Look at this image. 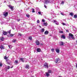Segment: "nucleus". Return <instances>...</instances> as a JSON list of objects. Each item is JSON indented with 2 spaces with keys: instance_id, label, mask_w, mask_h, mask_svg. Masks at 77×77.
Listing matches in <instances>:
<instances>
[{
  "instance_id": "5701e85b",
  "label": "nucleus",
  "mask_w": 77,
  "mask_h": 77,
  "mask_svg": "<svg viewBox=\"0 0 77 77\" xmlns=\"http://www.w3.org/2000/svg\"><path fill=\"white\" fill-rule=\"evenodd\" d=\"M61 38H63V39H65V36L64 35H61Z\"/></svg>"
},
{
  "instance_id": "9b49d317",
  "label": "nucleus",
  "mask_w": 77,
  "mask_h": 77,
  "mask_svg": "<svg viewBox=\"0 0 77 77\" xmlns=\"http://www.w3.org/2000/svg\"><path fill=\"white\" fill-rule=\"evenodd\" d=\"M48 33H49L48 31H46L45 32V35H48Z\"/></svg>"
},
{
  "instance_id": "bb28decb",
  "label": "nucleus",
  "mask_w": 77,
  "mask_h": 77,
  "mask_svg": "<svg viewBox=\"0 0 77 77\" xmlns=\"http://www.w3.org/2000/svg\"><path fill=\"white\" fill-rule=\"evenodd\" d=\"M70 15L71 16H73V15H74V14H73V13H70Z\"/></svg>"
},
{
  "instance_id": "f03ea898",
  "label": "nucleus",
  "mask_w": 77,
  "mask_h": 77,
  "mask_svg": "<svg viewBox=\"0 0 77 77\" xmlns=\"http://www.w3.org/2000/svg\"><path fill=\"white\" fill-rule=\"evenodd\" d=\"M55 62L56 63H60V60L59 59L57 58L55 60Z\"/></svg>"
},
{
  "instance_id": "c756f323",
  "label": "nucleus",
  "mask_w": 77,
  "mask_h": 77,
  "mask_svg": "<svg viewBox=\"0 0 77 77\" xmlns=\"http://www.w3.org/2000/svg\"><path fill=\"white\" fill-rule=\"evenodd\" d=\"M74 17L75 18H76L77 17V15H74Z\"/></svg>"
},
{
  "instance_id": "cd10ccee",
  "label": "nucleus",
  "mask_w": 77,
  "mask_h": 77,
  "mask_svg": "<svg viewBox=\"0 0 77 77\" xmlns=\"http://www.w3.org/2000/svg\"><path fill=\"white\" fill-rule=\"evenodd\" d=\"M44 24L45 26H47L48 24L47 23H44Z\"/></svg>"
},
{
  "instance_id": "4c0bfd02",
  "label": "nucleus",
  "mask_w": 77,
  "mask_h": 77,
  "mask_svg": "<svg viewBox=\"0 0 77 77\" xmlns=\"http://www.w3.org/2000/svg\"><path fill=\"white\" fill-rule=\"evenodd\" d=\"M63 3H64V2L63 1L61 2V4H62V5H63Z\"/></svg>"
},
{
  "instance_id": "72a5a7b5",
  "label": "nucleus",
  "mask_w": 77,
  "mask_h": 77,
  "mask_svg": "<svg viewBox=\"0 0 77 77\" xmlns=\"http://www.w3.org/2000/svg\"><path fill=\"white\" fill-rule=\"evenodd\" d=\"M60 33H63V31H61L59 32Z\"/></svg>"
},
{
  "instance_id": "f8f14e48",
  "label": "nucleus",
  "mask_w": 77,
  "mask_h": 77,
  "mask_svg": "<svg viewBox=\"0 0 77 77\" xmlns=\"http://www.w3.org/2000/svg\"><path fill=\"white\" fill-rule=\"evenodd\" d=\"M46 74L47 77L50 76V74H49V73H48V72H46Z\"/></svg>"
},
{
  "instance_id": "39448f33",
  "label": "nucleus",
  "mask_w": 77,
  "mask_h": 77,
  "mask_svg": "<svg viewBox=\"0 0 77 77\" xmlns=\"http://www.w3.org/2000/svg\"><path fill=\"white\" fill-rule=\"evenodd\" d=\"M26 59L25 58H20V59L19 60H21V61L22 62H24V61L25 60V61H26Z\"/></svg>"
},
{
  "instance_id": "a211bd4d",
  "label": "nucleus",
  "mask_w": 77,
  "mask_h": 77,
  "mask_svg": "<svg viewBox=\"0 0 77 77\" xmlns=\"http://www.w3.org/2000/svg\"><path fill=\"white\" fill-rule=\"evenodd\" d=\"M0 39L2 41H4V38L3 37H1Z\"/></svg>"
},
{
  "instance_id": "ddd939ff",
  "label": "nucleus",
  "mask_w": 77,
  "mask_h": 77,
  "mask_svg": "<svg viewBox=\"0 0 77 77\" xmlns=\"http://www.w3.org/2000/svg\"><path fill=\"white\" fill-rule=\"evenodd\" d=\"M49 3V0H46L45 1V3L47 4Z\"/></svg>"
},
{
  "instance_id": "8fccbe9b",
  "label": "nucleus",
  "mask_w": 77,
  "mask_h": 77,
  "mask_svg": "<svg viewBox=\"0 0 77 77\" xmlns=\"http://www.w3.org/2000/svg\"><path fill=\"white\" fill-rule=\"evenodd\" d=\"M61 15H64V14H63V13H61Z\"/></svg>"
},
{
  "instance_id": "2f4dec72",
  "label": "nucleus",
  "mask_w": 77,
  "mask_h": 77,
  "mask_svg": "<svg viewBox=\"0 0 77 77\" xmlns=\"http://www.w3.org/2000/svg\"><path fill=\"white\" fill-rule=\"evenodd\" d=\"M26 16L28 18H29V17H30V16H29V14H26Z\"/></svg>"
},
{
  "instance_id": "a878e982",
  "label": "nucleus",
  "mask_w": 77,
  "mask_h": 77,
  "mask_svg": "<svg viewBox=\"0 0 77 77\" xmlns=\"http://www.w3.org/2000/svg\"><path fill=\"white\" fill-rule=\"evenodd\" d=\"M29 39L30 40H32V37L31 36H29Z\"/></svg>"
},
{
  "instance_id": "423d86ee",
  "label": "nucleus",
  "mask_w": 77,
  "mask_h": 77,
  "mask_svg": "<svg viewBox=\"0 0 77 77\" xmlns=\"http://www.w3.org/2000/svg\"><path fill=\"white\" fill-rule=\"evenodd\" d=\"M35 43L37 45H39L40 44V42H39V41H38V40H36Z\"/></svg>"
},
{
  "instance_id": "6e6d98bb",
  "label": "nucleus",
  "mask_w": 77,
  "mask_h": 77,
  "mask_svg": "<svg viewBox=\"0 0 77 77\" xmlns=\"http://www.w3.org/2000/svg\"><path fill=\"white\" fill-rule=\"evenodd\" d=\"M13 30H14V29H15V28H13Z\"/></svg>"
},
{
  "instance_id": "6ab92c4d",
  "label": "nucleus",
  "mask_w": 77,
  "mask_h": 77,
  "mask_svg": "<svg viewBox=\"0 0 77 77\" xmlns=\"http://www.w3.org/2000/svg\"><path fill=\"white\" fill-rule=\"evenodd\" d=\"M29 66L28 65H26V69H29Z\"/></svg>"
},
{
  "instance_id": "c03bdc74",
  "label": "nucleus",
  "mask_w": 77,
  "mask_h": 77,
  "mask_svg": "<svg viewBox=\"0 0 77 77\" xmlns=\"http://www.w3.org/2000/svg\"><path fill=\"white\" fill-rule=\"evenodd\" d=\"M7 59V57L5 56L4 57V59Z\"/></svg>"
},
{
  "instance_id": "9d476101",
  "label": "nucleus",
  "mask_w": 77,
  "mask_h": 77,
  "mask_svg": "<svg viewBox=\"0 0 77 77\" xmlns=\"http://www.w3.org/2000/svg\"><path fill=\"white\" fill-rule=\"evenodd\" d=\"M44 31H45V29L44 28H43L41 30V32L42 33H43V32H44Z\"/></svg>"
},
{
  "instance_id": "0eeeda50",
  "label": "nucleus",
  "mask_w": 77,
  "mask_h": 77,
  "mask_svg": "<svg viewBox=\"0 0 77 77\" xmlns=\"http://www.w3.org/2000/svg\"><path fill=\"white\" fill-rule=\"evenodd\" d=\"M8 7L10 9H11V10H12V11L14 10V7H13L11 5H9Z\"/></svg>"
},
{
  "instance_id": "37998d69",
  "label": "nucleus",
  "mask_w": 77,
  "mask_h": 77,
  "mask_svg": "<svg viewBox=\"0 0 77 77\" xmlns=\"http://www.w3.org/2000/svg\"><path fill=\"white\" fill-rule=\"evenodd\" d=\"M56 24H57V25H59V23H58L57 22L55 23Z\"/></svg>"
},
{
  "instance_id": "79ce46f5",
  "label": "nucleus",
  "mask_w": 77,
  "mask_h": 77,
  "mask_svg": "<svg viewBox=\"0 0 77 77\" xmlns=\"http://www.w3.org/2000/svg\"><path fill=\"white\" fill-rule=\"evenodd\" d=\"M8 33H9V34H11V30L9 31L8 32Z\"/></svg>"
},
{
  "instance_id": "a18cd8bd",
  "label": "nucleus",
  "mask_w": 77,
  "mask_h": 77,
  "mask_svg": "<svg viewBox=\"0 0 77 77\" xmlns=\"http://www.w3.org/2000/svg\"><path fill=\"white\" fill-rule=\"evenodd\" d=\"M0 66H2V63H1L0 64Z\"/></svg>"
},
{
  "instance_id": "393cba45",
  "label": "nucleus",
  "mask_w": 77,
  "mask_h": 77,
  "mask_svg": "<svg viewBox=\"0 0 77 77\" xmlns=\"http://www.w3.org/2000/svg\"><path fill=\"white\" fill-rule=\"evenodd\" d=\"M6 68H7V69H10V66H6Z\"/></svg>"
},
{
  "instance_id": "6e6552de",
  "label": "nucleus",
  "mask_w": 77,
  "mask_h": 77,
  "mask_svg": "<svg viewBox=\"0 0 77 77\" xmlns=\"http://www.w3.org/2000/svg\"><path fill=\"white\" fill-rule=\"evenodd\" d=\"M0 48H1V49H5V46H4L3 45H1V47H0Z\"/></svg>"
},
{
  "instance_id": "49530a36",
  "label": "nucleus",
  "mask_w": 77,
  "mask_h": 77,
  "mask_svg": "<svg viewBox=\"0 0 77 77\" xmlns=\"http://www.w3.org/2000/svg\"><path fill=\"white\" fill-rule=\"evenodd\" d=\"M45 8H47V6H46V5H45L44 6Z\"/></svg>"
},
{
  "instance_id": "dca6fc26",
  "label": "nucleus",
  "mask_w": 77,
  "mask_h": 77,
  "mask_svg": "<svg viewBox=\"0 0 77 77\" xmlns=\"http://www.w3.org/2000/svg\"><path fill=\"white\" fill-rule=\"evenodd\" d=\"M37 52H41V49L39 48H38L37 49Z\"/></svg>"
},
{
  "instance_id": "2eb2a0df",
  "label": "nucleus",
  "mask_w": 77,
  "mask_h": 77,
  "mask_svg": "<svg viewBox=\"0 0 77 77\" xmlns=\"http://www.w3.org/2000/svg\"><path fill=\"white\" fill-rule=\"evenodd\" d=\"M60 45H63V42H60Z\"/></svg>"
},
{
  "instance_id": "603ef678",
  "label": "nucleus",
  "mask_w": 77,
  "mask_h": 77,
  "mask_svg": "<svg viewBox=\"0 0 77 77\" xmlns=\"http://www.w3.org/2000/svg\"><path fill=\"white\" fill-rule=\"evenodd\" d=\"M66 32H68V30H66Z\"/></svg>"
},
{
  "instance_id": "f257e3e1",
  "label": "nucleus",
  "mask_w": 77,
  "mask_h": 77,
  "mask_svg": "<svg viewBox=\"0 0 77 77\" xmlns=\"http://www.w3.org/2000/svg\"><path fill=\"white\" fill-rule=\"evenodd\" d=\"M3 15L5 17H7L8 15V12L5 11L3 13Z\"/></svg>"
},
{
  "instance_id": "c85d7f7f",
  "label": "nucleus",
  "mask_w": 77,
  "mask_h": 77,
  "mask_svg": "<svg viewBox=\"0 0 77 77\" xmlns=\"http://www.w3.org/2000/svg\"><path fill=\"white\" fill-rule=\"evenodd\" d=\"M8 46L9 47V48H11L12 47V45H8Z\"/></svg>"
},
{
  "instance_id": "7ed1b4c3",
  "label": "nucleus",
  "mask_w": 77,
  "mask_h": 77,
  "mask_svg": "<svg viewBox=\"0 0 77 77\" xmlns=\"http://www.w3.org/2000/svg\"><path fill=\"white\" fill-rule=\"evenodd\" d=\"M56 51L57 53H59L60 52V48H57L56 49Z\"/></svg>"
},
{
  "instance_id": "412c9836",
  "label": "nucleus",
  "mask_w": 77,
  "mask_h": 77,
  "mask_svg": "<svg viewBox=\"0 0 77 77\" xmlns=\"http://www.w3.org/2000/svg\"><path fill=\"white\" fill-rule=\"evenodd\" d=\"M32 13H34V12H35V9H33V8H32L31 9V10H32Z\"/></svg>"
},
{
  "instance_id": "5fc2aeb1",
  "label": "nucleus",
  "mask_w": 77,
  "mask_h": 77,
  "mask_svg": "<svg viewBox=\"0 0 77 77\" xmlns=\"http://www.w3.org/2000/svg\"><path fill=\"white\" fill-rule=\"evenodd\" d=\"M59 77H62V76H59Z\"/></svg>"
},
{
  "instance_id": "864d4df0",
  "label": "nucleus",
  "mask_w": 77,
  "mask_h": 77,
  "mask_svg": "<svg viewBox=\"0 0 77 77\" xmlns=\"http://www.w3.org/2000/svg\"><path fill=\"white\" fill-rule=\"evenodd\" d=\"M76 67L77 68V64H76Z\"/></svg>"
},
{
  "instance_id": "f704fd0d",
  "label": "nucleus",
  "mask_w": 77,
  "mask_h": 77,
  "mask_svg": "<svg viewBox=\"0 0 77 77\" xmlns=\"http://www.w3.org/2000/svg\"><path fill=\"white\" fill-rule=\"evenodd\" d=\"M18 35V36H21L22 35L21 34V33H19Z\"/></svg>"
},
{
  "instance_id": "e433bc0d",
  "label": "nucleus",
  "mask_w": 77,
  "mask_h": 77,
  "mask_svg": "<svg viewBox=\"0 0 77 77\" xmlns=\"http://www.w3.org/2000/svg\"><path fill=\"white\" fill-rule=\"evenodd\" d=\"M37 22V23H39L40 22L39 21V20H38Z\"/></svg>"
},
{
  "instance_id": "ea45409f",
  "label": "nucleus",
  "mask_w": 77,
  "mask_h": 77,
  "mask_svg": "<svg viewBox=\"0 0 77 77\" xmlns=\"http://www.w3.org/2000/svg\"><path fill=\"white\" fill-rule=\"evenodd\" d=\"M38 13L39 14V15H41V12H38Z\"/></svg>"
},
{
  "instance_id": "7c9ffc66",
  "label": "nucleus",
  "mask_w": 77,
  "mask_h": 77,
  "mask_svg": "<svg viewBox=\"0 0 77 77\" xmlns=\"http://www.w3.org/2000/svg\"><path fill=\"white\" fill-rule=\"evenodd\" d=\"M10 36H11V37L14 36V34H11L10 35Z\"/></svg>"
},
{
  "instance_id": "4d7b16f0",
  "label": "nucleus",
  "mask_w": 77,
  "mask_h": 77,
  "mask_svg": "<svg viewBox=\"0 0 77 77\" xmlns=\"http://www.w3.org/2000/svg\"><path fill=\"white\" fill-rule=\"evenodd\" d=\"M40 27H41V26H40Z\"/></svg>"
},
{
  "instance_id": "aec40b11",
  "label": "nucleus",
  "mask_w": 77,
  "mask_h": 77,
  "mask_svg": "<svg viewBox=\"0 0 77 77\" xmlns=\"http://www.w3.org/2000/svg\"><path fill=\"white\" fill-rule=\"evenodd\" d=\"M3 34L4 35H7V34H8V33H7V32H3Z\"/></svg>"
},
{
  "instance_id": "473e14b6",
  "label": "nucleus",
  "mask_w": 77,
  "mask_h": 77,
  "mask_svg": "<svg viewBox=\"0 0 77 77\" xmlns=\"http://www.w3.org/2000/svg\"><path fill=\"white\" fill-rule=\"evenodd\" d=\"M16 42V39H14L12 41V42Z\"/></svg>"
},
{
  "instance_id": "20e7f679",
  "label": "nucleus",
  "mask_w": 77,
  "mask_h": 77,
  "mask_svg": "<svg viewBox=\"0 0 77 77\" xmlns=\"http://www.w3.org/2000/svg\"><path fill=\"white\" fill-rule=\"evenodd\" d=\"M44 66H45V68H48V65L47 63H45L44 64Z\"/></svg>"
},
{
  "instance_id": "4be33fe9",
  "label": "nucleus",
  "mask_w": 77,
  "mask_h": 77,
  "mask_svg": "<svg viewBox=\"0 0 77 77\" xmlns=\"http://www.w3.org/2000/svg\"><path fill=\"white\" fill-rule=\"evenodd\" d=\"M51 21L53 23H55L57 22V21H56V20H52Z\"/></svg>"
},
{
  "instance_id": "3c124183",
  "label": "nucleus",
  "mask_w": 77,
  "mask_h": 77,
  "mask_svg": "<svg viewBox=\"0 0 77 77\" xmlns=\"http://www.w3.org/2000/svg\"><path fill=\"white\" fill-rule=\"evenodd\" d=\"M13 68V66H12L10 68Z\"/></svg>"
},
{
  "instance_id": "de8ad7c7",
  "label": "nucleus",
  "mask_w": 77,
  "mask_h": 77,
  "mask_svg": "<svg viewBox=\"0 0 77 77\" xmlns=\"http://www.w3.org/2000/svg\"><path fill=\"white\" fill-rule=\"evenodd\" d=\"M17 20V21H20V19H18Z\"/></svg>"
},
{
  "instance_id": "09e8293b",
  "label": "nucleus",
  "mask_w": 77,
  "mask_h": 77,
  "mask_svg": "<svg viewBox=\"0 0 77 77\" xmlns=\"http://www.w3.org/2000/svg\"><path fill=\"white\" fill-rule=\"evenodd\" d=\"M43 45L44 44L43 43H42L40 44V45Z\"/></svg>"
},
{
  "instance_id": "f3484780",
  "label": "nucleus",
  "mask_w": 77,
  "mask_h": 77,
  "mask_svg": "<svg viewBox=\"0 0 77 77\" xmlns=\"http://www.w3.org/2000/svg\"><path fill=\"white\" fill-rule=\"evenodd\" d=\"M18 60H15V62H14V63L16 65H17V64H18Z\"/></svg>"
},
{
  "instance_id": "4468645a",
  "label": "nucleus",
  "mask_w": 77,
  "mask_h": 77,
  "mask_svg": "<svg viewBox=\"0 0 77 77\" xmlns=\"http://www.w3.org/2000/svg\"><path fill=\"white\" fill-rule=\"evenodd\" d=\"M48 73H51V74H52L53 73V71L51 70H48Z\"/></svg>"
},
{
  "instance_id": "b1692460",
  "label": "nucleus",
  "mask_w": 77,
  "mask_h": 77,
  "mask_svg": "<svg viewBox=\"0 0 77 77\" xmlns=\"http://www.w3.org/2000/svg\"><path fill=\"white\" fill-rule=\"evenodd\" d=\"M54 1V0H49V3H53V2Z\"/></svg>"
},
{
  "instance_id": "1a4fd4ad",
  "label": "nucleus",
  "mask_w": 77,
  "mask_h": 77,
  "mask_svg": "<svg viewBox=\"0 0 77 77\" xmlns=\"http://www.w3.org/2000/svg\"><path fill=\"white\" fill-rule=\"evenodd\" d=\"M69 35L70 36H71V37H72V39H75V38H74V37H73V35H72V34L71 33H69Z\"/></svg>"
},
{
  "instance_id": "58836bf2",
  "label": "nucleus",
  "mask_w": 77,
  "mask_h": 77,
  "mask_svg": "<svg viewBox=\"0 0 77 77\" xmlns=\"http://www.w3.org/2000/svg\"><path fill=\"white\" fill-rule=\"evenodd\" d=\"M45 20L44 19H43L42 20V22H45Z\"/></svg>"
},
{
  "instance_id": "c9c22d12",
  "label": "nucleus",
  "mask_w": 77,
  "mask_h": 77,
  "mask_svg": "<svg viewBox=\"0 0 77 77\" xmlns=\"http://www.w3.org/2000/svg\"><path fill=\"white\" fill-rule=\"evenodd\" d=\"M54 49H51V51H52V52H54Z\"/></svg>"
},
{
  "instance_id": "a19ab883",
  "label": "nucleus",
  "mask_w": 77,
  "mask_h": 77,
  "mask_svg": "<svg viewBox=\"0 0 77 77\" xmlns=\"http://www.w3.org/2000/svg\"><path fill=\"white\" fill-rule=\"evenodd\" d=\"M62 24L63 26H65L66 25V24L64 23H62Z\"/></svg>"
}]
</instances>
